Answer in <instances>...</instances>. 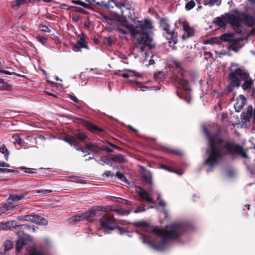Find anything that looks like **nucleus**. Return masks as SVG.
Here are the masks:
<instances>
[{
    "instance_id": "28",
    "label": "nucleus",
    "mask_w": 255,
    "mask_h": 255,
    "mask_svg": "<svg viewBox=\"0 0 255 255\" xmlns=\"http://www.w3.org/2000/svg\"><path fill=\"white\" fill-rule=\"evenodd\" d=\"M113 211L116 212V213L117 214H118L119 215H122V216L128 215L131 212L130 210H126L123 208L114 209V210H113Z\"/></svg>"
},
{
    "instance_id": "4",
    "label": "nucleus",
    "mask_w": 255,
    "mask_h": 255,
    "mask_svg": "<svg viewBox=\"0 0 255 255\" xmlns=\"http://www.w3.org/2000/svg\"><path fill=\"white\" fill-rule=\"evenodd\" d=\"M229 83L231 87L228 88V92H231L233 87H239L242 81L243 89L248 91L253 99H255V88L253 87V81L249 73L244 69L239 67L232 69L229 75Z\"/></svg>"
},
{
    "instance_id": "43",
    "label": "nucleus",
    "mask_w": 255,
    "mask_h": 255,
    "mask_svg": "<svg viewBox=\"0 0 255 255\" xmlns=\"http://www.w3.org/2000/svg\"><path fill=\"white\" fill-rule=\"evenodd\" d=\"M40 28L41 30L44 32H50L51 31L49 28L45 25L41 24L40 26Z\"/></svg>"
},
{
    "instance_id": "36",
    "label": "nucleus",
    "mask_w": 255,
    "mask_h": 255,
    "mask_svg": "<svg viewBox=\"0 0 255 255\" xmlns=\"http://www.w3.org/2000/svg\"><path fill=\"white\" fill-rule=\"evenodd\" d=\"M97 211H104V212H108V211H113V210H114V209H113V208L110 206H105V207H98L97 208H96Z\"/></svg>"
},
{
    "instance_id": "50",
    "label": "nucleus",
    "mask_w": 255,
    "mask_h": 255,
    "mask_svg": "<svg viewBox=\"0 0 255 255\" xmlns=\"http://www.w3.org/2000/svg\"><path fill=\"white\" fill-rule=\"evenodd\" d=\"M105 40L106 43L109 46H111L114 43L113 40L111 37L106 38Z\"/></svg>"
},
{
    "instance_id": "39",
    "label": "nucleus",
    "mask_w": 255,
    "mask_h": 255,
    "mask_svg": "<svg viewBox=\"0 0 255 255\" xmlns=\"http://www.w3.org/2000/svg\"><path fill=\"white\" fill-rule=\"evenodd\" d=\"M160 194H158L157 201H158V204L160 206L164 207L166 206V203L162 199L160 198Z\"/></svg>"
},
{
    "instance_id": "60",
    "label": "nucleus",
    "mask_w": 255,
    "mask_h": 255,
    "mask_svg": "<svg viewBox=\"0 0 255 255\" xmlns=\"http://www.w3.org/2000/svg\"><path fill=\"white\" fill-rule=\"evenodd\" d=\"M28 228H30L32 229V231L33 232H36L37 231V230L38 229V228L34 226H33L32 227H30V226H28Z\"/></svg>"
},
{
    "instance_id": "3",
    "label": "nucleus",
    "mask_w": 255,
    "mask_h": 255,
    "mask_svg": "<svg viewBox=\"0 0 255 255\" xmlns=\"http://www.w3.org/2000/svg\"><path fill=\"white\" fill-rule=\"evenodd\" d=\"M184 231V226L180 223L172 224L166 226L164 229L154 228L152 232L154 235L161 237V242L157 245L153 244L148 236L142 235L141 238L144 243L148 245L154 250L163 251L170 241L180 237Z\"/></svg>"
},
{
    "instance_id": "12",
    "label": "nucleus",
    "mask_w": 255,
    "mask_h": 255,
    "mask_svg": "<svg viewBox=\"0 0 255 255\" xmlns=\"http://www.w3.org/2000/svg\"><path fill=\"white\" fill-rule=\"evenodd\" d=\"M246 101V98L242 95H241L237 99V102L234 105L236 111L240 112L245 105Z\"/></svg>"
},
{
    "instance_id": "1",
    "label": "nucleus",
    "mask_w": 255,
    "mask_h": 255,
    "mask_svg": "<svg viewBox=\"0 0 255 255\" xmlns=\"http://www.w3.org/2000/svg\"><path fill=\"white\" fill-rule=\"evenodd\" d=\"M203 131L208 139L207 158L205 162L209 166L212 167L217 165L226 154H238L244 158L247 157L243 148L234 141L223 140L218 133L211 135L206 127L203 128Z\"/></svg>"
},
{
    "instance_id": "34",
    "label": "nucleus",
    "mask_w": 255,
    "mask_h": 255,
    "mask_svg": "<svg viewBox=\"0 0 255 255\" xmlns=\"http://www.w3.org/2000/svg\"><path fill=\"white\" fill-rule=\"evenodd\" d=\"M4 251H8L12 249L13 247V242L10 240H6L3 245Z\"/></svg>"
},
{
    "instance_id": "17",
    "label": "nucleus",
    "mask_w": 255,
    "mask_h": 255,
    "mask_svg": "<svg viewBox=\"0 0 255 255\" xmlns=\"http://www.w3.org/2000/svg\"><path fill=\"white\" fill-rule=\"evenodd\" d=\"M87 45L86 41L83 38H80L77 43L73 46V49L75 51H79L81 48H87Z\"/></svg>"
},
{
    "instance_id": "10",
    "label": "nucleus",
    "mask_w": 255,
    "mask_h": 255,
    "mask_svg": "<svg viewBox=\"0 0 255 255\" xmlns=\"http://www.w3.org/2000/svg\"><path fill=\"white\" fill-rule=\"evenodd\" d=\"M114 3L116 7L121 10V15H124L125 11L131 9V4L128 0H116Z\"/></svg>"
},
{
    "instance_id": "6",
    "label": "nucleus",
    "mask_w": 255,
    "mask_h": 255,
    "mask_svg": "<svg viewBox=\"0 0 255 255\" xmlns=\"http://www.w3.org/2000/svg\"><path fill=\"white\" fill-rule=\"evenodd\" d=\"M160 26L162 29L166 33L167 39H169V45L173 44L177 42V34L173 30L170 29V25L166 18H160L159 19Z\"/></svg>"
},
{
    "instance_id": "22",
    "label": "nucleus",
    "mask_w": 255,
    "mask_h": 255,
    "mask_svg": "<svg viewBox=\"0 0 255 255\" xmlns=\"http://www.w3.org/2000/svg\"><path fill=\"white\" fill-rule=\"evenodd\" d=\"M112 160L115 162L119 163L125 162L126 160L125 156L121 154L113 155L112 157Z\"/></svg>"
},
{
    "instance_id": "53",
    "label": "nucleus",
    "mask_w": 255,
    "mask_h": 255,
    "mask_svg": "<svg viewBox=\"0 0 255 255\" xmlns=\"http://www.w3.org/2000/svg\"><path fill=\"white\" fill-rule=\"evenodd\" d=\"M114 228H115V229H116V228L118 229V230L119 231V232H120L121 234H122L123 233H125L126 232L125 230L120 226H117L115 227Z\"/></svg>"
},
{
    "instance_id": "8",
    "label": "nucleus",
    "mask_w": 255,
    "mask_h": 255,
    "mask_svg": "<svg viewBox=\"0 0 255 255\" xmlns=\"http://www.w3.org/2000/svg\"><path fill=\"white\" fill-rule=\"evenodd\" d=\"M179 22L182 24L183 30L184 31V34L182 36V39L183 40L194 36V30L193 27L189 26L187 21L179 19Z\"/></svg>"
},
{
    "instance_id": "32",
    "label": "nucleus",
    "mask_w": 255,
    "mask_h": 255,
    "mask_svg": "<svg viewBox=\"0 0 255 255\" xmlns=\"http://www.w3.org/2000/svg\"><path fill=\"white\" fill-rule=\"evenodd\" d=\"M26 0H15L11 2V7L13 8H18L20 5L23 4Z\"/></svg>"
},
{
    "instance_id": "27",
    "label": "nucleus",
    "mask_w": 255,
    "mask_h": 255,
    "mask_svg": "<svg viewBox=\"0 0 255 255\" xmlns=\"http://www.w3.org/2000/svg\"><path fill=\"white\" fill-rule=\"evenodd\" d=\"M24 198L23 195H10L8 198V201L9 203L11 202H16L22 200Z\"/></svg>"
},
{
    "instance_id": "49",
    "label": "nucleus",
    "mask_w": 255,
    "mask_h": 255,
    "mask_svg": "<svg viewBox=\"0 0 255 255\" xmlns=\"http://www.w3.org/2000/svg\"><path fill=\"white\" fill-rule=\"evenodd\" d=\"M73 146L75 147V148L77 150L79 151H82L83 150V147L80 146L78 144V143L76 141L74 144L73 145Z\"/></svg>"
},
{
    "instance_id": "26",
    "label": "nucleus",
    "mask_w": 255,
    "mask_h": 255,
    "mask_svg": "<svg viewBox=\"0 0 255 255\" xmlns=\"http://www.w3.org/2000/svg\"><path fill=\"white\" fill-rule=\"evenodd\" d=\"M97 213L96 208L92 209L91 210L83 213L85 219H88L89 218L94 217Z\"/></svg>"
},
{
    "instance_id": "31",
    "label": "nucleus",
    "mask_w": 255,
    "mask_h": 255,
    "mask_svg": "<svg viewBox=\"0 0 255 255\" xmlns=\"http://www.w3.org/2000/svg\"><path fill=\"white\" fill-rule=\"evenodd\" d=\"M142 178L144 179L146 183L151 184L152 180H151V175L150 172H145L142 175Z\"/></svg>"
},
{
    "instance_id": "62",
    "label": "nucleus",
    "mask_w": 255,
    "mask_h": 255,
    "mask_svg": "<svg viewBox=\"0 0 255 255\" xmlns=\"http://www.w3.org/2000/svg\"><path fill=\"white\" fill-rule=\"evenodd\" d=\"M147 89L146 86H141L140 87V89L141 91H145Z\"/></svg>"
},
{
    "instance_id": "2",
    "label": "nucleus",
    "mask_w": 255,
    "mask_h": 255,
    "mask_svg": "<svg viewBox=\"0 0 255 255\" xmlns=\"http://www.w3.org/2000/svg\"><path fill=\"white\" fill-rule=\"evenodd\" d=\"M152 21L148 19L140 21L137 25L128 24L125 26L119 27V32L124 34L130 33L132 38L136 40L135 48L138 52H143L146 48L149 50L155 47V44L148 30L153 28Z\"/></svg>"
},
{
    "instance_id": "24",
    "label": "nucleus",
    "mask_w": 255,
    "mask_h": 255,
    "mask_svg": "<svg viewBox=\"0 0 255 255\" xmlns=\"http://www.w3.org/2000/svg\"><path fill=\"white\" fill-rule=\"evenodd\" d=\"M34 217V215H27L19 216L18 217L17 219L18 220L33 223Z\"/></svg>"
},
{
    "instance_id": "5",
    "label": "nucleus",
    "mask_w": 255,
    "mask_h": 255,
    "mask_svg": "<svg viewBox=\"0 0 255 255\" xmlns=\"http://www.w3.org/2000/svg\"><path fill=\"white\" fill-rule=\"evenodd\" d=\"M235 31L237 33L242 32V24H243L249 27H252L255 22V18L244 12L237 11L235 13Z\"/></svg>"
},
{
    "instance_id": "48",
    "label": "nucleus",
    "mask_w": 255,
    "mask_h": 255,
    "mask_svg": "<svg viewBox=\"0 0 255 255\" xmlns=\"http://www.w3.org/2000/svg\"><path fill=\"white\" fill-rule=\"evenodd\" d=\"M37 39L43 44H44L47 42V39L44 37L37 36Z\"/></svg>"
},
{
    "instance_id": "20",
    "label": "nucleus",
    "mask_w": 255,
    "mask_h": 255,
    "mask_svg": "<svg viewBox=\"0 0 255 255\" xmlns=\"http://www.w3.org/2000/svg\"><path fill=\"white\" fill-rule=\"evenodd\" d=\"M85 217L83 214L81 215H76L69 219V222L70 223L75 224L79 221H81L85 220Z\"/></svg>"
},
{
    "instance_id": "44",
    "label": "nucleus",
    "mask_w": 255,
    "mask_h": 255,
    "mask_svg": "<svg viewBox=\"0 0 255 255\" xmlns=\"http://www.w3.org/2000/svg\"><path fill=\"white\" fill-rule=\"evenodd\" d=\"M17 172V171H15L14 170L10 169L0 168V172H1V173H10V172Z\"/></svg>"
},
{
    "instance_id": "30",
    "label": "nucleus",
    "mask_w": 255,
    "mask_h": 255,
    "mask_svg": "<svg viewBox=\"0 0 255 255\" xmlns=\"http://www.w3.org/2000/svg\"><path fill=\"white\" fill-rule=\"evenodd\" d=\"M220 39L225 42H231L233 40V36L230 34H224L220 36Z\"/></svg>"
},
{
    "instance_id": "13",
    "label": "nucleus",
    "mask_w": 255,
    "mask_h": 255,
    "mask_svg": "<svg viewBox=\"0 0 255 255\" xmlns=\"http://www.w3.org/2000/svg\"><path fill=\"white\" fill-rule=\"evenodd\" d=\"M86 149L94 154H98L103 150V149L97 144L90 142L86 144Z\"/></svg>"
},
{
    "instance_id": "57",
    "label": "nucleus",
    "mask_w": 255,
    "mask_h": 255,
    "mask_svg": "<svg viewBox=\"0 0 255 255\" xmlns=\"http://www.w3.org/2000/svg\"><path fill=\"white\" fill-rule=\"evenodd\" d=\"M122 200L124 201V202H123V203H125L127 205H132L131 202L130 201L126 200L125 199H122Z\"/></svg>"
},
{
    "instance_id": "52",
    "label": "nucleus",
    "mask_w": 255,
    "mask_h": 255,
    "mask_svg": "<svg viewBox=\"0 0 255 255\" xmlns=\"http://www.w3.org/2000/svg\"><path fill=\"white\" fill-rule=\"evenodd\" d=\"M52 192V190H44V189H40L36 191V193H49Z\"/></svg>"
},
{
    "instance_id": "9",
    "label": "nucleus",
    "mask_w": 255,
    "mask_h": 255,
    "mask_svg": "<svg viewBox=\"0 0 255 255\" xmlns=\"http://www.w3.org/2000/svg\"><path fill=\"white\" fill-rule=\"evenodd\" d=\"M115 220V218L112 216H104L100 219L99 221L101 226L103 228L113 231L115 229V228L114 227L110 226V225L113 224Z\"/></svg>"
},
{
    "instance_id": "37",
    "label": "nucleus",
    "mask_w": 255,
    "mask_h": 255,
    "mask_svg": "<svg viewBox=\"0 0 255 255\" xmlns=\"http://www.w3.org/2000/svg\"><path fill=\"white\" fill-rule=\"evenodd\" d=\"M195 6V2L193 0L188 1L185 5V9L187 10H190Z\"/></svg>"
},
{
    "instance_id": "35",
    "label": "nucleus",
    "mask_w": 255,
    "mask_h": 255,
    "mask_svg": "<svg viewBox=\"0 0 255 255\" xmlns=\"http://www.w3.org/2000/svg\"><path fill=\"white\" fill-rule=\"evenodd\" d=\"M14 222L15 221H12L11 222H7L5 223H0V225H1V227H3L2 228H0V230H7L9 229L11 227L13 226Z\"/></svg>"
},
{
    "instance_id": "38",
    "label": "nucleus",
    "mask_w": 255,
    "mask_h": 255,
    "mask_svg": "<svg viewBox=\"0 0 255 255\" xmlns=\"http://www.w3.org/2000/svg\"><path fill=\"white\" fill-rule=\"evenodd\" d=\"M116 176L121 181H124V182L127 181V180L125 176L124 175V174H123L122 173H121V172H120V171L117 172L116 173Z\"/></svg>"
},
{
    "instance_id": "51",
    "label": "nucleus",
    "mask_w": 255,
    "mask_h": 255,
    "mask_svg": "<svg viewBox=\"0 0 255 255\" xmlns=\"http://www.w3.org/2000/svg\"><path fill=\"white\" fill-rule=\"evenodd\" d=\"M12 138L14 139V142H17L18 144L21 143V139L18 135H14L12 136Z\"/></svg>"
},
{
    "instance_id": "14",
    "label": "nucleus",
    "mask_w": 255,
    "mask_h": 255,
    "mask_svg": "<svg viewBox=\"0 0 255 255\" xmlns=\"http://www.w3.org/2000/svg\"><path fill=\"white\" fill-rule=\"evenodd\" d=\"M30 240V237L27 236L25 238H21L17 240L15 246V250L17 252H20L24 245H26L27 241Z\"/></svg>"
},
{
    "instance_id": "45",
    "label": "nucleus",
    "mask_w": 255,
    "mask_h": 255,
    "mask_svg": "<svg viewBox=\"0 0 255 255\" xmlns=\"http://www.w3.org/2000/svg\"><path fill=\"white\" fill-rule=\"evenodd\" d=\"M0 73H4V74H7V75H12V74H13V75H17V76H20L21 75L19 74H17L15 72H10L8 71H6V70H0Z\"/></svg>"
},
{
    "instance_id": "42",
    "label": "nucleus",
    "mask_w": 255,
    "mask_h": 255,
    "mask_svg": "<svg viewBox=\"0 0 255 255\" xmlns=\"http://www.w3.org/2000/svg\"><path fill=\"white\" fill-rule=\"evenodd\" d=\"M94 2H96L97 5L101 6L102 7H105L107 8L108 7L109 4L106 2L104 0H102L101 1H96L95 0Z\"/></svg>"
},
{
    "instance_id": "61",
    "label": "nucleus",
    "mask_w": 255,
    "mask_h": 255,
    "mask_svg": "<svg viewBox=\"0 0 255 255\" xmlns=\"http://www.w3.org/2000/svg\"><path fill=\"white\" fill-rule=\"evenodd\" d=\"M83 153H87V154H90V152H89V151H88L87 149H86V146H85V148H84L83 147V150L81 151Z\"/></svg>"
},
{
    "instance_id": "21",
    "label": "nucleus",
    "mask_w": 255,
    "mask_h": 255,
    "mask_svg": "<svg viewBox=\"0 0 255 255\" xmlns=\"http://www.w3.org/2000/svg\"><path fill=\"white\" fill-rule=\"evenodd\" d=\"M84 124L86 128L92 132L97 133L101 131L100 128L89 123L85 122Z\"/></svg>"
},
{
    "instance_id": "11",
    "label": "nucleus",
    "mask_w": 255,
    "mask_h": 255,
    "mask_svg": "<svg viewBox=\"0 0 255 255\" xmlns=\"http://www.w3.org/2000/svg\"><path fill=\"white\" fill-rule=\"evenodd\" d=\"M136 192L139 196L143 200H146L147 202L154 204V201L150 197L149 193L146 191L143 188L138 187L136 188Z\"/></svg>"
},
{
    "instance_id": "58",
    "label": "nucleus",
    "mask_w": 255,
    "mask_h": 255,
    "mask_svg": "<svg viewBox=\"0 0 255 255\" xmlns=\"http://www.w3.org/2000/svg\"><path fill=\"white\" fill-rule=\"evenodd\" d=\"M145 211V209H141L140 208H137L136 210H135L134 211V212L135 213H140L141 212H143V211Z\"/></svg>"
},
{
    "instance_id": "23",
    "label": "nucleus",
    "mask_w": 255,
    "mask_h": 255,
    "mask_svg": "<svg viewBox=\"0 0 255 255\" xmlns=\"http://www.w3.org/2000/svg\"><path fill=\"white\" fill-rule=\"evenodd\" d=\"M221 0H204V4L209 6L216 5L219 6L221 4Z\"/></svg>"
},
{
    "instance_id": "29",
    "label": "nucleus",
    "mask_w": 255,
    "mask_h": 255,
    "mask_svg": "<svg viewBox=\"0 0 255 255\" xmlns=\"http://www.w3.org/2000/svg\"><path fill=\"white\" fill-rule=\"evenodd\" d=\"M71 2L74 4L80 5L87 9H90L91 8L89 4L82 1L81 0H72Z\"/></svg>"
},
{
    "instance_id": "46",
    "label": "nucleus",
    "mask_w": 255,
    "mask_h": 255,
    "mask_svg": "<svg viewBox=\"0 0 255 255\" xmlns=\"http://www.w3.org/2000/svg\"><path fill=\"white\" fill-rule=\"evenodd\" d=\"M100 160L107 164L110 165L111 164L110 160L106 156H101Z\"/></svg>"
},
{
    "instance_id": "33",
    "label": "nucleus",
    "mask_w": 255,
    "mask_h": 255,
    "mask_svg": "<svg viewBox=\"0 0 255 255\" xmlns=\"http://www.w3.org/2000/svg\"><path fill=\"white\" fill-rule=\"evenodd\" d=\"M0 152L4 155L5 160H8L9 152L5 145L3 144L2 146L0 147Z\"/></svg>"
},
{
    "instance_id": "63",
    "label": "nucleus",
    "mask_w": 255,
    "mask_h": 255,
    "mask_svg": "<svg viewBox=\"0 0 255 255\" xmlns=\"http://www.w3.org/2000/svg\"><path fill=\"white\" fill-rule=\"evenodd\" d=\"M174 64L176 67H179V68L181 67V63L180 62L176 61L174 62Z\"/></svg>"
},
{
    "instance_id": "19",
    "label": "nucleus",
    "mask_w": 255,
    "mask_h": 255,
    "mask_svg": "<svg viewBox=\"0 0 255 255\" xmlns=\"http://www.w3.org/2000/svg\"><path fill=\"white\" fill-rule=\"evenodd\" d=\"M243 47V45L240 43V41H236L233 42L229 47L230 50L238 52Z\"/></svg>"
},
{
    "instance_id": "15",
    "label": "nucleus",
    "mask_w": 255,
    "mask_h": 255,
    "mask_svg": "<svg viewBox=\"0 0 255 255\" xmlns=\"http://www.w3.org/2000/svg\"><path fill=\"white\" fill-rule=\"evenodd\" d=\"M253 108L252 106H249L248 107L247 112L243 113L242 122L244 123H247L250 122V119L253 116Z\"/></svg>"
},
{
    "instance_id": "18",
    "label": "nucleus",
    "mask_w": 255,
    "mask_h": 255,
    "mask_svg": "<svg viewBox=\"0 0 255 255\" xmlns=\"http://www.w3.org/2000/svg\"><path fill=\"white\" fill-rule=\"evenodd\" d=\"M33 223L42 225L45 226L48 224V221L44 218H43L38 215H34Z\"/></svg>"
},
{
    "instance_id": "16",
    "label": "nucleus",
    "mask_w": 255,
    "mask_h": 255,
    "mask_svg": "<svg viewBox=\"0 0 255 255\" xmlns=\"http://www.w3.org/2000/svg\"><path fill=\"white\" fill-rule=\"evenodd\" d=\"M172 78L173 83L175 84H178L184 88L187 87L188 82L184 78H180L177 75H173Z\"/></svg>"
},
{
    "instance_id": "55",
    "label": "nucleus",
    "mask_w": 255,
    "mask_h": 255,
    "mask_svg": "<svg viewBox=\"0 0 255 255\" xmlns=\"http://www.w3.org/2000/svg\"><path fill=\"white\" fill-rule=\"evenodd\" d=\"M103 175H105L107 177H109L110 176L113 177V176H114V174L110 171H107L105 172V173L103 174Z\"/></svg>"
},
{
    "instance_id": "25",
    "label": "nucleus",
    "mask_w": 255,
    "mask_h": 255,
    "mask_svg": "<svg viewBox=\"0 0 255 255\" xmlns=\"http://www.w3.org/2000/svg\"><path fill=\"white\" fill-rule=\"evenodd\" d=\"M73 136L74 138H77L82 141H84L87 138H88V136L86 134L80 131L74 133Z\"/></svg>"
},
{
    "instance_id": "47",
    "label": "nucleus",
    "mask_w": 255,
    "mask_h": 255,
    "mask_svg": "<svg viewBox=\"0 0 255 255\" xmlns=\"http://www.w3.org/2000/svg\"><path fill=\"white\" fill-rule=\"evenodd\" d=\"M8 207L7 205H4L0 208V216L4 213L5 211L8 210Z\"/></svg>"
},
{
    "instance_id": "40",
    "label": "nucleus",
    "mask_w": 255,
    "mask_h": 255,
    "mask_svg": "<svg viewBox=\"0 0 255 255\" xmlns=\"http://www.w3.org/2000/svg\"><path fill=\"white\" fill-rule=\"evenodd\" d=\"M73 8L74 9V10H75L77 12H79L82 13L83 14H85L88 13V12L87 11L84 9L83 8H82L81 7L74 6V7H73Z\"/></svg>"
},
{
    "instance_id": "64",
    "label": "nucleus",
    "mask_w": 255,
    "mask_h": 255,
    "mask_svg": "<svg viewBox=\"0 0 255 255\" xmlns=\"http://www.w3.org/2000/svg\"><path fill=\"white\" fill-rule=\"evenodd\" d=\"M255 34V27L250 32V35H253Z\"/></svg>"
},
{
    "instance_id": "41",
    "label": "nucleus",
    "mask_w": 255,
    "mask_h": 255,
    "mask_svg": "<svg viewBox=\"0 0 255 255\" xmlns=\"http://www.w3.org/2000/svg\"><path fill=\"white\" fill-rule=\"evenodd\" d=\"M64 140L72 146H73L74 143L76 141L74 138L71 137H65L64 138Z\"/></svg>"
},
{
    "instance_id": "59",
    "label": "nucleus",
    "mask_w": 255,
    "mask_h": 255,
    "mask_svg": "<svg viewBox=\"0 0 255 255\" xmlns=\"http://www.w3.org/2000/svg\"><path fill=\"white\" fill-rule=\"evenodd\" d=\"M70 99L75 102H78V99L74 96H71Z\"/></svg>"
},
{
    "instance_id": "56",
    "label": "nucleus",
    "mask_w": 255,
    "mask_h": 255,
    "mask_svg": "<svg viewBox=\"0 0 255 255\" xmlns=\"http://www.w3.org/2000/svg\"><path fill=\"white\" fill-rule=\"evenodd\" d=\"M3 89L6 90H10L11 89V86L7 84H4L3 85Z\"/></svg>"
},
{
    "instance_id": "54",
    "label": "nucleus",
    "mask_w": 255,
    "mask_h": 255,
    "mask_svg": "<svg viewBox=\"0 0 255 255\" xmlns=\"http://www.w3.org/2000/svg\"><path fill=\"white\" fill-rule=\"evenodd\" d=\"M10 166L9 164L5 162H0V167H3L8 168Z\"/></svg>"
},
{
    "instance_id": "7",
    "label": "nucleus",
    "mask_w": 255,
    "mask_h": 255,
    "mask_svg": "<svg viewBox=\"0 0 255 255\" xmlns=\"http://www.w3.org/2000/svg\"><path fill=\"white\" fill-rule=\"evenodd\" d=\"M235 13H225L220 17H216L214 22L220 27H225L228 23H230L235 30Z\"/></svg>"
}]
</instances>
